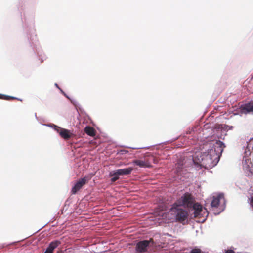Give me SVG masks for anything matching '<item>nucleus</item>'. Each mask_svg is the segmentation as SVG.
I'll use <instances>...</instances> for the list:
<instances>
[{
    "instance_id": "obj_1",
    "label": "nucleus",
    "mask_w": 253,
    "mask_h": 253,
    "mask_svg": "<svg viewBox=\"0 0 253 253\" xmlns=\"http://www.w3.org/2000/svg\"><path fill=\"white\" fill-rule=\"evenodd\" d=\"M224 144L220 141L216 142L214 148L208 150L203 153H196L193 157L195 164L203 167L206 169H210L218 163L219 160V153L223 151Z\"/></svg>"
},
{
    "instance_id": "obj_2",
    "label": "nucleus",
    "mask_w": 253,
    "mask_h": 253,
    "mask_svg": "<svg viewBox=\"0 0 253 253\" xmlns=\"http://www.w3.org/2000/svg\"><path fill=\"white\" fill-rule=\"evenodd\" d=\"M170 212L174 216L177 222L185 224L188 216V213L186 210L180 206L173 204L170 209Z\"/></svg>"
},
{
    "instance_id": "obj_3",
    "label": "nucleus",
    "mask_w": 253,
    "mask_h": 253,
    "mask_svg": "<svg viewBox=\"0 0 253 253\" xmlns=\"http://www.w3.org/2000/svg\"><path fill=\"white\" fill-rule=\"evenodd\" d=\"M194 199L191 194L186 192L181 196L174 204L181 207L183 206L188 208L192 207L193 205Z\"/></svg>"
},
{
    "instance_id": "obj_4",
    "label": "nucleus",
    "mask_w": 253,
    "mask_h": 253,
    "mask_svg": "<svg viewBox=\"0 0 253 253\" xmlns=\"http://www.w3.org/2000/svg\"><path fill=\"white\" fill-rule=\"evenodd\" d=\"M151 241L152 240L150 239L149 240H143L138 242L135 247L136 252L142 253L146 252Z\"/></svg>"
},
{
    "instance_id": "obj_5",
    "label": "nucleus",
    "mask_w": 253,
    "mask_h": 253,
    "mask_svg": "<svg viewBox=\"0 0 253 253\" xmlns=\"http://www.w3.org/2000/svg\"><path fill=\"white\" fill-rule=\"evenodd\" d=\"M88 178L86 176L79 179V180L76 183L75 185L72 188V194H76L77 192L79 191L82 188V187L88 182Z\"/></svg>"
},
{
    "instance_id": "obj_6",
    "label": "nucleus",
    "mask_w": 253,
    "mask_h": 253,
    "mask_svg": "<svg viewBox=\"0 0 253 253\" xmlns=\"http://www.w3.org/2000/svg\"><path fill=\"white\" fill-rule=\"evenodd\" d=\"M193 207V209L194 210V217H204L205 212H204V213H202L203 212V210L206 211V216L207 217L208 214V211L206 208H204L203 209V208L202 206L198 204V203H195L193 204V205L192 206Z\"/></svg>"
},
{
    "instance_id": "obj_7",
    "label": "nucleus",
    "mask_w": 253,
    "mask_h": 253,
    "mask_svg": "<svg viewBox=\"0 0 253 253\" xmlns=\"http://www.w3.org/2000/svg\"><path fill=\"white\" fill-rule=\"evenodd\" d=\"M54 129L59 134L60 136L62 138L65 140L69 139L73 135V134L69 130L61 128L57 126H54Z\"/></svg>"
},
{
    "instance_id": "obj_8",
    "label": "nucleus",
    "mask_w": 253,
    "mask_h": 253,
    "mask_svg": "<svg viewBox=\"0 0 253 253\" xmlns=\"http://www.w3.org/2000/svg\"><path fill=\"white\" fill-rule=\"evenodd\" d=\"M243 169L251 173L253 172V164L250 158L245 157L243 160Z\"/></svg>"
},
{
    "instance_id": "obj_9",
    "label": "nucleus",
    "mask_w": 253,
    "mask_h": 253,
    "mask_svg": "<svg viewBox=\"0 0 253 253\" xmlns=\"http://www.w3.org/2000/svg\"><path fill=\"white\" fill-rule=\"evenodd\" d=\"M241 112L247 114L249 113H253V101L245 104L241 107Z\"/></svg>"
},
{
    "instance_id": "obj_10",
    "label": "nucleus",
    "mask_w": 253,
    "mask_h": 253,
    "mask_svg": "<svg viewBox=\"0 0 253 253\" xmlns=\"http://www.w3.org/2000/svg\"><path fill=\"white\" fill-rule=\"evenodd\" d=\"M133 169L132 167L116 170V174L120 176L128 175L131 174Z\"/></svg>"
},
{
    "instance_id": "obj_11",
    "label": "nucleus",
    "mask_w": 253,
    "mask_h": 253,
    "mask_svg": "<svg viewBox=\"0 0 253 253\" xmlns=\"http://www.w3.org/2000/svg\"><path fill=\"white\" fill-rule=\"evenodd\" d=\"M223 198V196L221 194L219 195L217 197H213L211 202V207L212 208H217L219 206L220 200Z\"/></svg>"
},
{
    "instance_id": "obj_12",
    "label": "nucleus",
    "mask_w": 253,
    "mask_h": 253,
    "mask_svg": "<svg viewBox=\"0 0 253 253\" xmlns=\"http://www.w3.org/2000/svg\"><path fill=\"white\" fill-rule=\"evenodd\" d=\"M84 132L90 136H94L95 135V129L90 126H86L84 128Z\"/></svg>"
},
{
    "instance_id": "obj_13",
    "label": "nucleus",
    "mask_w": 253,
    "mask_h": 253,
    "mask_svg": "<svg viewBox=\"0 0 253 253\" xmlns=\"http://www.w3.org/2000/svg\"><path fill=\"white\" fill-rule=\"evenodd\" d=\"M133 163L135 164L137 166L140 167H147V163L143 160H135L133 161Z\"/></svg>"
},
{
    "instance_id": "obj_14",
    "label": "nucleus",
    "mask_w": 253,
    "mask_h": 253,
    "mask_svg": "<svg viewBox=\"0 0 253 253\" xmlns=\"http://www.w3.org/2000/svg\"><path fill=\"white\" fill-rule=\"evenodd\" d=\"M0 99L6 100H18L22 101V100L18 99L15 97H12L10 96L5 95L3 94H0Z\"/></svg>"
},
{
    "instance_id": "obj_15",
    "label": "nucleus",
    "mask_w": 253,
    "mask_h": 253,
    "mask_svg": "<svg viewBox=\"0 0 253 253\" xmlns=\"http://www.w3.org/2000/svg\"><path fill=\"white\" fill-rule=\"evenodd\" d=\"M185 253H202V251L200 249L195 247L187 249V252Z\"/></svg>"
},
{
    "instance_id": "obj_16",
    "label": "nucleus",
    "mask_w": 253,
    "mask_h": 253,
    "mask_svg": "<svg viewBox=\"0 0 253 253\" xmlns=\"http://www.w3.org/2000/svg\"><path fill=\"white\" fill-rule=\"evenodd\" d=\"M111 176H113V177L111 179V181L112 182H114L117 181L119 179V175L116 174V170H115L113 173H110Z\"/></svg>"
},
{
    "instance_id": "obj_17",
    "label": "nucleus",
    "mask_w": 253,
    "mask_h": 253,
    "mask_svg": "<svg viewBox=\"0 0 253 253\" xmlns=\"http://www.w3.org/2000/svg\"><path fill=\"white\" fill-rule=\"evenodd\" d=\"M224 253H235V252L233 250L228 249V250H225Z\"/></svg>"
},
{
    "instance_id": "obj_18",
    "label": "nucleus",
    "mask_w": 253,
    "mask_h": 253,
    "mask_svg": "<svg viewBox=\"0 0 253 253\" xmlns=\"http://www.w3.org/2000/svg\"><path fill=\"white\" fill-rule=\"evenodd\" d=\"M250 204L252 207L253 209V195L251 196V198H250Z\"/></svg>"
}]
</instances>
